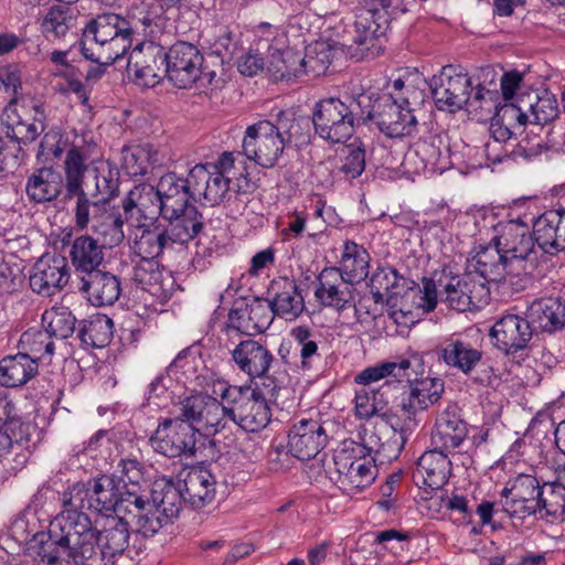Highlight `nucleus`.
Segmentation results:
<instances>
[{
  "label": "nucleus",
  "instance_id": "f257e3e1",
  "mask_svg": "<svg viewBox=\"0 0 565 565\" xmlns=\"http://www.w3.org/2000/svg\"><path fill=\"white\" fill-rule=\"evenodd\" d=\"M161 218L175 232L198 236L203 230V215L195 206L203 200L211 206L218 205L226 195V184L214 167L195 164L186 177L169 171L158 180Z\"/></svg>",
  "mask_w": 565,
  "mask_h": 565
},
{
  "label": "nucleus",
  "instance_id": "f03ea898",
  "mask_svg": "<svg viewBox=\"0 0 565 565\" xmlns=\"http://www.w3.org/2000/svg\"><path fill=\"white\" fill-rule=\"evenodd\" d=\"M76 518L78 521L61 520L62 530L50 527V540L42 547V561L47 564L65 561L74 565H109L88 516Z\"/></svg>",
  "mask_w": 565,
  "mask_h": 565
},
{
  "label": "nucleus",
  "instance_id": "7ed1b4c3",
  "mask_svg": "<svg viewBox=\"0 0 565 565\" xmlns=\"http://www.w3.org/2000/svg\"><path fill=\"white\" fill-rule=\"evenodd\" d=\"M492 243H495L510 262V285L522 291L534 282L542 253L535 242L533 230L521 220L500 222Z\"/></svg>",
  "mask_w": 565,
  "mask_h": 565
},
{
  "label": "nucleus",
  "instance_id": "20e7f679",
  "mask_svg": "<svg viewBox=\"0 0 565 565\" xmlns=\"http://www.w3.org/2000/svg\"><path fill=\"white\" fill-rule=\"evenodd\" d=\"M168 81L177 88L221 87L225 71L217 55H203L192 43L178 41L168 50Z\"/></svg>",
  "mask_w": 565,
  "mask_h": 565
},
{
  "label": "nucleus",
  "instance_id": "39448f33",
  "mask_svg": "<svg viewBox=\"0 0 565 565\" xmlns=\"http://www.w3.org/2000/svg\"><path fill=\"white\" fill-rule=\"evenodd\" d=\"M369 100L363 92L345 95L343 99L329 97L316 103L312 111V125L320 138L331 143L345 142L355 128L363 125V108Z\"/></svg>",
  "mask_w": 565,
  "mask_h": 565
},
{
  "label": "nucleus",
  "instance_id": "423d86ee",
  "mask_svg": "<svg viewBox=\"0 0 565 565\" xmlns=\"http://www.w3.org/2000/svg\"><path fill=\"white\" fill-rule=\"evenodd\" d=\"M88 148L72 146L65 156L63 169L65 174V200L76 198L74 222L78 230H85L89 223L95 225V216H104L113 206L105 199L90 198L83 188L84 177L88 170Z\"/></svg>",
  "mask_w": 565,
  "mask_h": 565
},
{
  "label": "nucleus",
  "instance_id": "0eeeda50",
  "mask_svg": "<svg viewBox=\"0 0 565 565\" xmlns=\"http://www.w3.org/2000/svg\"><path fill=\"white\" fill-rule=\"evenodd\" d=\"M392 0H372L369 8L360 10L354 21L352 57L375 58L384 51L386 33L392 21Z\"/></svg>",
  "mask_w": 565,
  "mask_h": 565
},
{
  "label": "nucleus",
  "instance_id": "6e6552de",
  "mask_svg": "<svg viewBox=\"0 0 565 565\" xmlns=\"http://www.w3.org/2000/svg\"><path fill=\"white\" fill-rule=\"evenodd\" d=\"M369 100L363 108V125L374 122L390 138L411 136L417 127L414 109L407 98L398 102L390 93L363 92Z\"/></svg>",
  "mask_w": 565,
  "mask_h": 565
},
{
  "label": "nucleus",
  "instance_id": "1a4fd4ad",
  "mask_svg": "<svg viewBox=\"0 0 565 565\" xmlns=\"http://www.w3.org/2000/svg\"><path fill=\"white\" fill-rule=\"evenodd\" d=\"M228 405L231 425H237L245 431L256 433L265 428L271 418L269 403L255 395L250 385H230L221 394Z\"/></svg>",
  "mask_w": 565,
  "mask_h": 565
},
{
  "label": "nucleus",
  "instance_id": "9d476101",
  "mask_svg": "<svg viewBox=\"0 0 565 565\" xmlns=\"http://www.w3.org/2000/svg\"><path fill=\"white\" fill-rule=\"evenodd\" d=\"M178 409L181 417L207 436L216 437L232 427L227 403L210 395L189 396L180 402Z\"/></svg>",
  "mask_w": 565,
  "mask_h": 565
},
{
  "label": "nucleus",
  "instance_id": "9b49d317",
  "mask_svg": "<svg viewBox=\"0 0 565 565\" xmlns=\"http://www.w3.org/2000/svg\"><path fill=\"white\" fill-rule=\"evenodd\" d=\"M196 443L198 429L179 414L175 418H167L159 423L150 437L152 449L168 458L193 457Z\"/></svg>",
  "mask_w": 565,
  "mask_h": 565
},
{
  "label": "nucleus",
  "instance_id": "f8f14e48",
  "mask_svg": "<svg viewBox=\"0 0 565 565\" xmlns=\"http://www.w3.org/2000/svg\"><path fill=\"white\" fill-rule=\"evenodd\" d=\"M431 96L439 110L455 113L469 102L471 78L460 66L445 65L429 81Z\"/></svg>",
  "mask_w": 565,
  "mask_h": 565
},
{
  "label": "nucleus",
  "instance_id": "ddd939ff",
  "mask_svg": "<svg viewBox=\"0 0 565 565\" xmlns=\"http://www.w3.org/2000/svg\"><path fill=\"white\" fill-rule=\"evenodd\" d=\"M286 146L275 130L273 121L259 120L247 127L243 139V150L249 160L263 168H274L282 156Z\"/></svg>",
  "mask_w": 565,
  "mask_h": 565
},
{
  "label": "nucleus",
  "instance_id": "4468645a",
  "mask_svg": "<svg viewBox=\"0 0 565 565\" xmlns=\"http://www.w3.org/2000/svg\"><path fill=\"white\" fill-rule=\"evenodd\" d=\"M127 70L139 85L154 87L168 78V51L152 41L138 43L129 54Z\"/></svg>",
  "mask_w": 565,
  "mask_h": 565
},
{
  "label": "nucleus",
  "instance_id": "2eb2a0df",
  "mask_svg": "<svg viewBox=\"0 0 565 565\" xmlns=\"http://www.w3.org/2000/svg\"><path fill=\"white\" fill-rule=\"evenodd\" d=\"M465 270L468 276L476 279L473 287L478 286L480 291L488 294V281H501L505 277L510 278V262L491 239L487 245H479L475 248V254L467 258Z\"/></svg>",
  "mask_w": 565,
  "mask_h": 565
},
{
  "label": "nucleus",
  "instance_id": "dca6fc26",
  "mask_svg": "<svg viewBox=\"0 0 565 565\" xmlns=\"http://www.w3.org/2000/svg\"><path fill=\"white\" fill-rule=\"evenodd\" d=\"M333 424L321 418H301L288 434V448L296 458H315L327 446Z\"/></svg>",
  "mask_w": 565,
  "mask_h": 565
},
{
  "label": "nucleus",
  "instance_id": "f3484780",
  "mask_svg": "<svg viewBox=\"0 0 565 565\" xmlns=\"http://www.w3.org/2000/svg\"><path fill=\"white\" fill-rule=\"evenodd\" d=\"M35 117L31 122L24 120L18 111L14 100H9L1 114V122L6 127V136L14 143L15 154L22 153V145H29L38 139L45 129V115L42 104L32 106Z\"/></svg>",
  "mask_w": 565,
  "mask_h": 565
},
{
  "label": "nucleus",
  "instance_id": "a211bd4d",
  "mask_svg": "<svg viewBox=\"0 0 565 565\" xmlns=\"http://www.w3.org/2000/svg\"><path fill=\"white\" fill-rule=\"evenodd\" d=\"M444 393V382L427 377L415 383L401 404L399 431L405 434L417 427L416 414L435 404Z\"/></svg>",
  "mask_w": 565,
  "mask_h": 565
},
{
  "label": "nucleus",
  "instance_id": "6ab92c4d",
  "mask_svg": "<svg viewBox=\"0 0 565 565\" xmlns=\"http://www.w3.org/2000/svg\"><path fill=\"white\" fill-rule=\"evenodd\" d=\"M70 279L67 259L61 255H44L33 265L30 288L42 296L50 297L61 291Z\"/></svg>",
  "mask_w": 565,
  "mask_h": 565
},
{
  "label": "nucleus",
  "instance_id": "aec40b11",
  "mask_svg": "<svg viewBox=\"0 0 565 565\" xmlns=\"http://www.w3.org/2000/svg\"><path fill=\"white\" fill-rule=\"evenodd\" d=\"M535 242L542 253L556 255L565 249V209L547 210L532 224Z\"/></svg>",
  "mask_w": 565,
  "mask_h": 565
},
{
  "label": "nucleus",
  "instance_id": "412c9836",
  "mask_svg": "<svg viewBox=\"0 0 565 565\" xmlns=\"http://www.w3.org/2000/svg\"><path fill=\"white\" fill-rule=\"evenodd\" d=\"M467 435L468 428L462 419L461 409L451 403L437 415L431 443L434 447L449 452L458 448Z\"/></svg>",
  "mask_w": 565,
  "mask_h": 565
},
{
  "label": "nucleus",
  "instance_id": "4be33fe9",
  "mask_svg": "<svg viewBox=\"0 0 565 565\" xmlns=\"http://www.w3.org/2000/svg\"><path fill=\"white\" fill-rule=\"evenodd\" d=\"M177 230L173 227L171 232L169 223L143 227L134 243L135 254L140 258L157 259L170 243L186 244L195 237L185 231L175 232Z\"/></svg>",
  "mask_w": 565,
  "mask_h": 565
},
{
  "label": "nucleus",
  "instance_id": "5701e85b",
  "mask_svg": "<svg viewBox=\"0 0 565 565\" xmlns=\"http://www.w3.org/2000/svg\"><path fill=\"white\" fill-rule=\"evenodd\" d=\"M151 19L149 17L138 21H129L113 12L102 13L86 24L81 41L85 44L90 40L107 41L121 38V35L134 38L139 23L149 25Z\"/></svg>",
  "mask_w": 565,
  "mask_h": 565
},
{
  "label": "nucleus",
  "instance_id": "b1692460",
  "mask_svg": "<svg viewBox=\"0 0 565 565\" xmlns=\"http://www.w3.org/2000/svg\"><path fill=\"white\" fill-rule=\"evenodd\" d=\"M414 286V280L398 274L393 267H379L371 277L370 287L383 289L387 292L386 306L388 316L393 318L397 312L403 316L412 315L411 308L403 305V294Z\"/></svg>",
  "mask_w": 565,
  "mask_h": 565
},
{
  "label": "nucleus",
  "instance_id": "393cba45",
  "mask_svg": "<svg viewBox=\"0 0 565 565\" xmlns=\"http://www.w3.org/2000/svg\"><path fill=\"white\" fill-rule=\"evenodd\" d=\"M65 189V177L53 167H41L32 171L25 183V194L33 204L50 203L58 199Z\"/></svg>",
  "mask_w": 565,
  "mask_h": 565
},
{
  "label": "nucleus",
  "instance_id": "a878e982",
  "mask_svg": "<svg viewBox=\"0 0 565 565\" xmlns=\"http://www.w3.org/2000/svg\"><path fill=\"white\" fill-rule=\"evenodd\" d=\"M490 335L494 347L511 356L526 349L533 331L530 320H497Z\"/></svg>",
  "mask_w": 565,
  "mask_h": 565
},
{
  "label": "nucleus",
  "instance_id": "bb28decb",
  "mask_svg": "<svg viewBox=\"0 0 565 565\" xmlns=\"http://www.w3.org/2000/svg\"><path fill=\"white\" fill-rule=\"evenodd\" d=\"M388 396L386 392L363 387L358 390L354 397L355 416L360 419H370L374 416L385 418L396 433L399 430V415L393 414L388 408Z\"/></svg>",
  "mask_w": 565,
  "mask_h": 565
},
{
  "label": "nucleus",
  "instance_id": "cd10ccee",
  "mask_svg": "<svg viewBox=\"0 0 565 565\" xmlns=\"http://www.w3.org/2000/svg\"><path fill=\"white\" fill-rule=\"evenodd\" d=\"M236 366L252 379L268 372L274 361L269 350L255 340H243L232 351Z\"/></svg>",
  "mask_w": 565,
  "mask_h": 565
},
{
  "label": "nucleus",
  "instance_id": "c85d7f7f",
  "mask_svg": "<svg viewBox=\"0 0 565 565\" xmlns=\"http://www.w3.org/2000/svg\"><path fill=\"white\" fill-rule=\"evenodd\" d=\"M273 125L286 147L294 145L300 148L310 143L312 117L297 115L291 109H285L278 111Z\"/></svg>",
  "mask_w": 565,
  "mask_h": 565
},
{
  "label": "nucleus",
  "instance_id": "c756f323",
  "mask_svg": "<svg viewBox=\"0 0 565 565\" xmlns=\"http://www.w3.org/2000/svg\"><path fill=\"white\" fill-rule=\"evenodd\" d=\"M79 290L88 295V300L97 307L113 305L120 295V281L117 276L103 270L81 276Z\"/></svg>",
  "mask_w": 565,
  "mask_h": 565
},
{
  "label": "nucleus",
  "instance_id": "7c9ffc66",
  "mask_svg": "<svg viewBox=\"0 0 565 565\" xmlns=\"http://www.w3.org/2000/svg\"><path fill=\"white\" fill-rule=\"evenodd\" d=\"M451 462L445 450L434 448L424 452L416 465L415 478L431 489L441 488L448 480Z\"/></svg>",
  "mask_w": 565,
  "mask_h": 565
},
{
  "label": "nucleus",
  "instance_id": "2f4dec72",
  "mask_svg": "<svg viewBox=\"0 0 565 565\" xmlns=\"http://www.w3.org/2000/svg\"><path fill=\"white\" fill-rule=\"evenodd\" d=\"M264 307L269 308L274 317L284 313H292L297 318L303 309V303L301 299H297L288 291L277 294L271 301L254 299L250 308H248V305L244 298H239L234 301L227 318H244L246 315L248 318H250L252 313L255 311V308L259 309Z\"/></svg>",
  "mask_w": 565,
  "mask_h": 565
},
{
  "label": "nucleus",
  "instance_id": "473e14b6",
  "mask_svg": "<svg viewBox=\"0 0 565 565\" xmlns=\"http://www.w3.org/2000/svg\"><path fill=\"white\" fill-rule=\"evenodd\" d=\"M137 209L140 217L145 220H157L161 217L160 193L158 182L154 185L140 183L135 185L122 200L125 215L132 216Z\"/></svg>",
  "mask_w": 565,
  "mask_h": 565
},
{
  "label": "nucleus",
  "instance_id": "72a5a7b5",
  "mask_svg": "<svg viewBox=\"0 0 565 565\" xmlns=\"http://www.w3.org/2000/svg\"><path fill=\"white\" fill-rule=\"evenodd\" d=\"M104 249L105 247L89 235H81L73 241L70 256L79 279L81 276L99 270L98 267L104 260Z\"/></svg>",
  "mask_w": 565,
  "mask_h": 565
},
{
  "label": "nucleus",
  "instance_id": "f704fd0d",
  "mask_svg": "<svg viewBox=\"0 0 565 565\" xmlns=\"http://www.w3.org/2000/svg\"><path fill=\"white\" fill-rule=\"evenodd\" d=\"M216 493L215 477L205 468H192L183 481V495L196 509L210 504Z\"/></svg>",
  "mask_w": 565,
  "mask_h": 565
},
{
  "label": "nucleus",
  "instance_id": "c9c22d12",
  "mask_svg": "<svg viewBox=\"0 0 565 565\" xmlns=\"http://www.w3.org/2000/svg\"><path fill=\"white\" fill-rule=\"evenodd\" d=\"M38 362L28 353L8 355L0 360V385L18 387L38 373Z\"/></svg>",
  "mask_w": 565,
  "mask_h": 565
},
{
  "label": "nucleus",
  "instance_id": "e433bc0d",
  "mask_svg": "<svg viewBox=\"0 0 565 565\" xmlns=\"http://www.w3.org/2000/svg\"><path fill=\"white\" fill-rule=\"evenodd\" d=\"M134 38H121L111 40H90L87 43L79 41L81 52L84 57L92 62H100L103 65H111L122 57L131 46Z\"/></svg>",
  "mask_w": 565,
  "mask_h": 565
},
{
  "label": "nucleus",
  "instance_id": "4c0bfd02",
  "mask_svg": "<svg viewBox=\"0 0 565 565\" xmlns=\"http://www.w3.org/2000/svg\"><path fill=\"white\" fill-rule=\"evenodd\" d=\"M98 542L104 551L106 562L115 565V557L121 555L128 546L129 527L124 516L108 520L107 525L98 534Z\"/></svg>",
  "mask_w": 565,
  "mask_h": 565
},
{
  "label": "nucleus",
  "instance_id": "58836bf2",
  "mask_svg": "<svg viewBox=\"0 0 565 565\" xmlns=\"http://www.w3.org/2000/svg\"><path fill=\"white\" fill-rule=\"evenodd\" d=\"M93 510L102 514L118 512L122 489L115 476H102L89 482Z\"/></svg>",
  "mask_w": 565,
  "mask_h": 565
},
{
  "label": "nucleus",
  "instance_id": "ea45409f",
  "mask_svg": "<svg viewBox=\"0 0 565 565\" xmlns=\"http://www.w3.org/2000/svg\"><path fill=\"white\" fill-rule=\"evenodd\" d=\"M523 95L530 116V126L544 131L545 126L557 118L559 113L555 95L548 90H544L541 95L534 92Z\"/></svg>",
  "mask_w": 565,
  "mask_h": 565
},
{
  "label": "nucleus",
  "instance_id": "a19ab883",
  "mask_svg": "<svg viewBox=\"0 0 565 565\" xmlns=\"http://www.w3.org/2000/svg\"><path fill=\"white\" fill-rule=\"evenodd\" d=\"M64 511L51 523L50 527L62 530L61 520L78 521V516H87L84 510H93L90 488L85 483H75L63 493Z\"/></svg>",
  "mask_w": 565,
  "mask_h": 565
},
{
  "label": "nucleus",
  "instance_id": "79ce46f5",
  "mask_svg": "<svg viewBox=\"0 0 565 565\" xmlns=\"http://www.w3.org/2000/svg\"><path fill=\"white\" fill-rule=\"evenodd\" d=\"M337 472L339 487L348 494H355L374 482L377 469L374 458H364L362 462Z\"/></svg>",
  "mask_w": 565,
  "mask_h": 565
},
{
  "label": "nucleus",
  "instance_id": "37998d69",
  "mask_svg": "<svg viewBox=\"0 0 565 565\" xmlns=\"http://www.w3.org/2000/svg\"><path fill=\"white\" fill-rule=\"evenodd\" d=\"M267 72L274 81H290L305 74L301 62V52L287 47L275 50L270 54Z\"/></svg>",
  "mask_w": 565,
  "mask_h": 565
},
{
  "label": "nucleus",
  "instance_id": "c03bdc74",
  "mask_svg": "<svg viewBox=\"0 0 565 565\" xmlns=\"http://www.w3.org/2000/svg\"><path fill=\"white\" fill-rule=\"evenodd\" d=\"M124 223L119 209L113 206L104 216H95L94 238L105 248L118 246L125 238Z\"/></svg>",
  "mask_w": 565,
  "mask_h": 565
},
{
  "label": "nucleus",
  "instance_id": "a18cd8bd",
  "mask_svg": "<svg viewBox=\"0 0 565 565\" xmlns=\"http://www.w3.org/2000/svg\"><path fill=\"white\" fill-rule=\"evenodd\" d=\"M159 162L158 152L150 143L124 147L121 169L132 178L148 174L149 167Z\"/></svg>",
  "mask_w": 565,
  "mask_h": 565
},
{
  "label": "nucleus",
  "instance_id": "49530a36",
  "mask_svg": "<svg viewBox=\"0 0 565 565\" xmlns=\"http://www.w3.org/2000/svg\"><path fill=\"white\" fill-rule=\"evenodd\" d=\"M370 255L366 249L353 241H347L341 257V268L344 271L345 284H358L369 275Z\"/></svg>",
  "mask_w": 565,
  "mask_h": 565
},
{
  "label": "nucleus",
  "instance_id": "de8ad7c7",
  "mask_svg": "<svg viewBox=\"0 0 565 565\" xmlns=\"http://www.w3.org/2000/svg\"><path fill=\"white\" fill-rule=\"evenodd\" d=\"M337 52L338 50L327 41H316L309 44L305 54L301 53L305 74H311L315 77L324 75Z\"/></svg>",
  "mask_w": 565,
  "mask_h": 565
},
{
  "label": "nucleus",
  "instance_id": "09e8293b",
  "mask_svg": "<svg viewBox=\"0 0 565 565\" xmlns=\"http://www.w3.org/2000/svg\"><path fill=\"white\" fill-rule=\"evenodd\" d=\"M473 281H476V279L468 276L465 270L461 275L459 286H454L452 291H448L445 298H441V302L447 303L449 308L458 312L473 311L478 308L475 301V294L479 296L486 294L484 291H480L478 286L475 288Z\"/></svg>",
  "mask_w": 565,
  "mask_h": 565
},
{
  "label": "nucleus",
  "instance_id": "8fccbe9b",
  "mask_svg": "<svg viewBox=\"0 0 565 565\" xmlns=\"http://www.w3.org/2000/svg\"><path fill=\"white\" fill-rule=\"evenodd\" d=\"M30 424L18 418L2 420L0 417V458L11 449L28 447L30 441Z\"/></svg>",
  "mask_w": 565,
  "mask_h": 565
},
{
  "label": "nucleus",
  "instance_id": "3c124183",
  "mask_svg": "<svg viewBox=\"0 0 565 565\" xmlns=\"http://www.w3.org/2000/svg\"><path fill=\"white\" fill-rule=\"evenodd\" d=\"M438 301H440V297L426 276L422 278V286L414 281V286L403 294V305L411 308L412 311L413 309L419 310L422 315L433 312Z\"/></svg>",
  "mask_w": 565,
  "mask_h": 565
},
{
  "label": "nucleus",
  "instance_id": "603ef678",
  "mask_svg": "<svg viewBox=\"0 0 565 565\" xmlns=\"http://www.w3.org/2000/svg\"><path fill=\"white\" fill-rule=\"evenodd\" d=\"M162 269L157 259L140 258L132 268L131 280L137 287L157 294L162 289Z\"/></svg>",
  "mask_w": 565,
  "mask_h": 565
},
{
  "label": "nucleus",
  "instance_id": "864d4df0",
  "mask_svg": "<svg viewBox=\"0 0 565 565\" xmlns=\"http://www.w3.org/2000/svg\"><path fill=\"white\" fill-rule=\"evenodd\" d=\"M95 191L90 198L105 199L110 203L119 192L120 172L116 164L109 160L95 168Z\"/></svg>",
  "mask_w": 565,
  "mask_h": 565
},
{
  "label": "nucleus",
  "instance_id": "5fc2aeb1",
  "mask_svg": "<svg viewBox=\"0 0 565 565\" xmlns=\"http://www.w3.org/2000/svg\"><path fill=\"white\" fill-rule=\"evenodd\" d=\"M481 351L461 341L451 342L443 350L444 361L448 365L459 369L465 374L470 373L481 361Z\"/></svg>",
  "mask_w": 565,
  "mask_h": 565
},
{
  "label": "nucleus",
  "instance_id": "6e6d98bb",
  "mask_svg": "<svg viewBox=\"0 0 565 565\" xmlns=\"http://www.w3.org/2000/svg\"><path fill=\"white\" fill-rule=\"evenodd\" d=\"M494 108L493 118L500 125H508L516 131L521 130L526 124L530 125V116L527 115L523 94L518 96L515 102L504 100L503 104H498Z\"/></svg>",
  "mask_w": 565,
  "mask_h": 565
},
{
  "label": "nucleus",
  "instance_id": "4d7b16f0",
  "mask_svg": "<svg viewBox=\"0 0 565 565\" xmlns=\"http://www.w3.org/2000/svg\"><path fill=\"white\" fill-rule=\"evenodd\" d=\"M20 341L29 349L30 353L33 355L31 358L34 359L35 362L39 360L51 362L55 345L46 328L29 329L23 332Z\"/></svg>",
  "mask_w": 565,
  "mask_h": 565
},
{
  "label": "nucleus",
  "instance_id": "13d9d810",
  "mask_svg": "<svg viewBox=\"0 0 565 565\" xmlns=\"http://www.w3.org/2000/svg\"><path fill=\"white\" fill-rule=\"evenodd\" d=\"M78 338L83 344L92 348H104L113 338V320H82Z\"/></svg>",
  "mask_w": 565,
  "mask_h": 565
},
{
  "label": "nucleus",
  "instance_id": "bf43d9fd",
  "mask_svg": "<svg viewBox=\"0 0 565 565\" xmlns=\"http://www.w3.org/2000/svg\"><path fill=\"white\" fill-rule=\"evenodd\" d=\"M411 361L408 359H401L399 361L396 362H384L364 369L363 371L355 375L354 382L367 386L371 383L377 382L387 376H404L406 370H408Z\"/></svg>",
  "mask_w": 565,
  "mask_h": 565
},
{
  "label": "nucleus",
  "instance_id": "052dcab7",
  "mask_svg": "<svg viewBox=\"0 0 565 565\" xmlns=\"http://www.w3.org/2000/svg\"><path fill=\"white\" fill-rule=\"evenodd\" d=\"M364 458H374L372 448L354 440H343L334 452L335 470H344L351 466L362 462Z\"/></svg>",
  "mask_w": 565,
  "mask_h": 565
},
{
  "label": "nucleus",
  "instance_id": "680f3d73",
  "mask_svg": "<svg viewBox=\"0 0 565 565\" xmlns=\"http://www.w3.org/2000/svg\"><path fill=\"white\" fill-rule=\"evenodd\" d=\"M541 489L539 480L531 475H519L511 483L505 487L503 493H509L515 498H521L540 510Z\"/></svg>",
  "mask_w": 565,
  "mask_h": 565
},
{
  "label": "nucleus",
  "instance_id": "e2e57ef3",
  "mask_svg": "<svg viewBox=\"0 0 565 565\" xmlns=\"http://www.w3.org/2000/svg\"><path fill=\"white\" fill-rule=\"evenodd\" d=\"M540 494L539 511L544 510L546 515L554 518L565 514V487L559 481L543 484Z\"/></svg>",
  "mask_w": 565,
  "mask_h": 565
},
{
  "label": "nucleus",
  "instance_id": "0e129e2a",
  "mask_svg": "<svg viewBox=\"0 0 565 565\" xmlns=\"http://www.w3.org/2000/svg\"><path fill=\"white\" fill-rule=\"evenodd\" d=\"M72 17L70 9L54 6L42 20L41 29L46 36L52 35L54 39H61L66 35L71 29Z\"/></svg>",
  "mask_w": 565,
  "mask_h": 565
},
{
  "label": "nucleus",
  "instance_id": "69168bd1",
  "mask_svg": "<svg viewBox=\"0 0 565 565\" xmlns=\"http://www.w3.org/2000/svg\"><path fill=\"white\" fill-rule=\"evenodd\" d=\"M153 502L140 492V488L122 489L117 515L129 514L134 519L142 510H151Z\"/></svg>",
  "mask_w": 565,
  "mask_h": 565
},
{
  "label": "nucleus",
  "instance_id": "338daca9",
  "mask_svg": "<svg viewBox=\"0 0 565 565\" xmlns=\"http://www.w3.org/2000/svg\"><path fill=\"white\" fill-rule=\"evenodd\" d=\"M348 153L344 157L340 171L345 178L355 179L365 170V148L361 140L355 139L347 146Z\"/></svg>",
  "mask_w": 565,
  "mask_h": 565
},
{
  "label": "nucleus",
  "instance_id": "774afa93",
  "mask_svg": "<svg viewBox=\"0 0 565 565\" xmlns=\"http://www.w3.org/2000/svg\"><path fill=\"white\" fill-rule=\"evenodd\" d=\"M527 318H565V299L559 297L536 299L527 308Z\"/></svg>",
  "mask_w": 565,
  "mask_h": 565
}]
</instances>
